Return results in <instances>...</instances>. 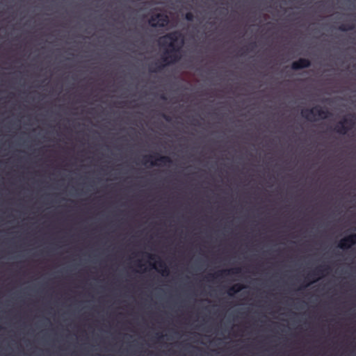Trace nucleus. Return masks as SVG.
I'll return each mask as SVG.
<instances>
[{
	"instance_id": "obj_4",
	"label": "nucleus",
	"mask_w": 356,
	"mask_h": 356,
	"mask_svg": "<svg viewBox=\"0 0 356 356\" xmlns=\"http://www.w3.org/2000/svg\"><path fill=\"white\" fill-rule=\"evenodd\" d=\"M168 23V16L164 13L152 15L149 19V24L152 27H165Z\"/></svg>"
},
{
	"instance_id": "obj_19",
	"label": "nucleus",
	"mask_w": 356,
	"mask_h": 356,
	"mask_svg": "<svg viewBox=\"0 0 356 356\" xmlns=\"http://www.w3.org/2000/svg\"><path fill=\"white\" fill-rule=\"evenodd\" d=\"M138 266H141V265L140 264V263L138 262V264H137Z\"/></svg>"
},
{
	"instance_id": "obj_5",
	"label": "nucleus",
	"mask_w": 356,
	"mask_h": 356,
	"mask_svg": "<svg viewBox=\"0 0 356 356\" xmlns=\"http://www.w3.org/2000/svg\"><path fill=\"white\" fill-rule=\"evenodd\" d=\"M330 270V266H321L319 267L316 268L312 273H309L306 277V279L309 280L310 282L302 286L303 288L308 286L311 283L317 281L319 279L320 276L324 275V273L327 272Z\"/></svg>"
},
{
	"instance_id": "obj_6",
	"label": "nucleus",
	"mask_w": 356,
	"mask_h": 356,
	"mask_svg": "<svg viewBox=\"0 0 356 356\" xmlns=\"http://www.w3.org/2000/svg\"><path fill=\"white\" fill-rule=\"evenodd\" d=\"M354 121L352 118H345L335 126L334 130L340 134H346L353 127Z\"/></svg>"
},
{
	"instance_id": "obj_18",
	"label": "nucleus",
	"mask_w": 356,
	"mask_h": 356,
	"mask_svg": "<svg viewBox=\"0 0 356 356\" xmlns=\"http://www.w3.org/2000/svg\"><path fill=\"white\" fill-rule=\"evenodd\" d=\"M161 99H163V100H165L166 99V97L164 95H162L161 96Z\"/></svg>"
},
{
	"instance_id": "obj_2",
	"label": "nucleus",
	"mask_w": 356,
	"mask_h": 356,
	"mask_svg": "<svg viewBox=\"0 0 356 356\" xmlns=\"http://www.w3.org/2000/svg\"><path fill=\"white\" fill-rule=\"evenodd\" d=\"M302 116L310 122H316L319 119H326L331 113L327 109L322 108L321 106H316L312 108L303 109L301 111Z\"/></svg>"
},
{
	"instance_id": "obj_7",
	"label": "nucleus",
	"mask_w": 356,
	"mask_h": 356,
	"mask_svg": "<svg viewBox=\"0 0 356 356\" xmlns=\"http://www.w3.org/2000/svg\"><path fill=\"white\" fill-rule=\"evenodd\" d=\"M356 244V234H349L341 238L338 244V247L342 250H347L350 248L353 245Z\"/></svg>"
},
{
	"instance_id": "obj_17",
	"label": "nucleus",
	"mask_w": 356,
	"mask_h": 356,
	"mask_svg": "<svg viewBox=\"0 0 356 356\" xmlns=\"http://www.w3.org/2000/svg\"><path fill=\"white\" fill-rule=\"evenodd\" d=\"M250 47H251V49H254L256 47V43L255 42H252L250 44Z\"/></svg>"
},
{
	"instance_id": "obj_8",
	"label": "nucleus",
	"mask_w": 356,
	"mask_h": 356,
	"mask_svg": "<svg viewBox=\"0 0 356 356\" xmlns=\"http://www.w3.org/2000/svg\"><path fill=\"white\" fill-rule=\"evenodd\" d=\"M311 66V62L307 58H301L294 61L291 64V69L293 70H299Z\"/></svg>"
},
{
	"instance_id": "obj_3",
	"label": "nucleus",
	"mask_w": 356,
	"mask_h": 356,
	"mask_svg": "<svg viewBox=\"0 0 356 356\" xmlns=\"http://www.w3.org/2000/svg\"><path fill=\"white\" fill-rule=\"evenodd\" d=\"M144 164L150 163L152 165H159L160 164H170L172 161L168 156H161L159 154L154 155H145L143 157Z\"/></svg>"
},
{
	"instance_id": "obj_14",
	"label": "nucleus",
	"mask_w": 356,
	"mask_h": 356,
	"mask_svg": "<svg viewBox=\"0 0 356 356\" xmlns=\"http://www.w3.org/2000/svg\"><path fill=\"white\" fill-rule=\"evenodd\" d=\"M194 15L191 12H188L185 15V19L188 22H192L194 19Z\"/></svg>"
},
{
	"instance_id": "obj_10",
	"label": "nucleus",
	"mask_w": 356,
	"mask_h": 356,
	"mask_svg": "<svg viewBox=\"0 0 356 356\" xmlns=\"http://www.w3.org/2000/svg\"><path fill=\"white\" fill-rule=\"evenodd\" d=\"M245 287V286L241 284H236L228 289L227 294L229 296H233L235 293L240 292Z\"/></svg>"
},
{
	"instance_id": "obj_11",
	"label": "nucleus",
	"mask_w": 356,
	"mask_h": 356,
	"mask_svg": "<svg viewBox=\"0 0 356 356\" xmlns=\"http://www.w3.org/2000/svg\"><path fill=\"white\" fill-rule=\"evenodd\" d=\"M159 267L161 268V274L163 276H168L170 273L169 268L166 266L165 264L160 260L158 262Z\"/></svg>"
},
{
	"instance_id": "obj_12",
	"label": "nucleus",
	"mask_w": 356,
	"mask_h": 356,
	"mask_svg": "<svg viewBox=\"0 0 356 356\" xmlns=\"http://www.w3.org/2000/svg\"><path fill=\"white\" fill-rule=\"evenodd\" d=\"M355 26L353 24H343L339 26V30L341 31H348L354 29Z\"/></svg>"
},
{
	"instance_id": "obj_9",
	"label": "nucleus",
	"mask_w": 356,
	"mask_h": 356,
	"mask_svg": "<svg viewBox=\"0 0 356 356\" xmlns=\"http://www.w3.org/2000/svg\"><path fill=\"white\" fill-rule=\"evenodd\" d=\"M241 272V268H234L232 269L223 270L219 272H217L215 275H211V277H222L223 275H238Z\"/></svg>"
},
{
	"instance_id": "obj_15",
	"label": "nucleus",
	"mask_w": 356,
	"mask_h": 356,
	"mask_svg": "<svg viewBox=\"0 0 356 356\" xmlns=\"http://www.w3.org/2000/svg\"><path fill=\"white\" fill-rule=\"evenodd\" d=\"M162 117L167 121V122H170L171 120V118L169 115H165L164 113L162 114Z\"/></svg>"
},
{
	"instance_id": "obj_16",
	"label": "nucleus",
	"mask_w": 356,
	"mask_h": 356,
	"mask_svg": "<svg viewBox=\"0 0 356 356\" xmlns=\"http://www.w3.org/2000/svg\"><path fill=\"white\" fill-rule=\"evenodd\" d=\"M147 257H148V259H149L151 260H154L156 257V255L151 254H149V253H147Z\"/></svg>"
},
{
	"instance_id": "obj_1",
	"label": "nucleus",
	"mask_w": 356,
	"mask_h": 356,
	"mask_svg": "<svg viewBox=\"0 0 356 356\" xmlns=\"http://www.w3.org/2000/svg\"><path fill=\"white\" fill-rule=\"evenodd\" d=\"M182 44V36L179 31H172L161 37L160 38V44L162 47H169V49H166L161 57V60L165 63V65H158L156 63L155 67H150V72H159L165 65L173 64L178 62L181 58L179 49Z\"/></svg>"
},
{
	"instance_id": "obj_13",
	"label": "nucleus",
	"mask_w": 356,
	"mask_h": 356,
	"mask_svg": "<svg viewBox=\"0 0 356 356\" xmlns=\"http://www.w3.org/2000/svg\"><path fill=\"white\" fill-rule=\"evenodd\" d=\"M355 26L353 24H343L339 26V30L341 31H348L354 29Z\"/></svg>"
}]
</instances>
